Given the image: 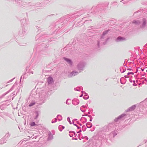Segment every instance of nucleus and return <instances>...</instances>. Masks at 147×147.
Returning a JSON list of instances; mask_svg holds the SVG:
<instances>
[{
    "instance_id": "obj_1",
    "label": "nucleus",
    "mask_w": 147,
    "mask_h": 147,
    "mask_svg": "<svg viewBox=\"0 0 147 147\" xmlns=\"http://www.w3.org/2000/svg\"><path fill=\"white\" fill-rule=\"evenodd\" d=\"M109 29L104 31L101 36L100 40L97 41V46L98 50H99L100 46V44L103 45H105L108 40L109 39V37L108 36V34L110 31Z\"/></svg>"
},
{
    "instance_id": "obj_2",
    "label": "nucleus",
    "mask_w": 147,
    "mask_h": 147,
    "mask_svg": "<svg viewBox=\"0 0 147 147\" xmlns=\"http://www.w3.org/2000/svg\"><path fill=\"white\" fill-rule=\"evenodd\" d=\"M109 3V2H107L101 4H98L96 6H93L92 8V11H93V13L95 14L96 15H98V14L97 12L99 11V10L101 11L102 10L105 9L107 7ZM91 12L92 13V11Z\"/></svg>"
},
{
    "instance_id": "obj_3",
    "label": "nucleus",
    "mask_w": 147,
    "mask_h": 147,
    "mask_svg": "<svg viewBox=\"0 0 147 147\" xmlns=\"http://www.w3.org/2000/svg\"><path fill=\"white\" fill-rule=\"evenodd\" d=\"M47 98V95L46 92L44 90H42L39 94L38 104L41 105L45 102Z\"/></svg>"
},
{
    "instance_id": "obj_4",
    "label": "nucleus",
    "mask_w": 147,
    "mask_h": 147,
    "mask_svg": "<svg viewBox=\"0 0 147 147\" xmlns=\"http://www.w3.org/2000/svg\"><path fill=\"white\" fill-rule=\"evenodd\" d=\"M39 35H37L35 37V40H36V41L38 40V41L39 40L41 41V42H44V40H48V41H49V39H51V38H52L51 35H47L46 34H44L40 36V37H39Z\"/></svg>"
},
{
    "instance_id": "obj_5",
    "label": "nucleus",
    "mask_w": 147,
    "mask_h": 147,
    "mask_svg": "<svg viewBox=\"0 0 147 147\" xmlns=\"http://www.w3.org/2000/svg\"><path fill=\"white\" fill-rule=\"evenodd\" d=\"M86 65V63L84 62H80L78 63L77 65V68L79 71V72H81L83 70Z\"/></svg>"
},
{
    "instance_id": "obj_6",
    "label": "nucleus",
    "mask_w": 147,
    "mask_h": 147,
    "mask_svg": "<svg viewBox=\"0 0 147 147\" xmlns=\"http://www.w3.org/2000/svg\"><path fill=\"white\" fill-rule=\"evenodd\" d=\"M126 116V114L123 113L116 118L114 119V121L116 122H119L120 120H123L125 119V117Z\"/></svg>"
},
{
    "instance_id": "obj_7",
    "label": "nucleus",
    "mask_w": 147,
    "mask_h": 147,
    "mask_svg": "<svg viewBox=\"0 0 147 147\" xmlns=\"http://www.w3.org/2000/svg\"><path fill=\"white\" fill-rule=\"evenodd\" d=\"M47 42L45 43H42L40 44L39 45H38L37 46H36V48L37 49L38 48H41L43 49L44 48H46V47H48V46H47Z\"/></svg>"
},
{
    "instance_id": "obj_8",
    "label": "nucleus",
    "mask_w": 147,
    "mask_h": 147,
    "mask_svg": "<svg viewBox=\"0 0 147 147\" xmlns=\"http://www.w3.org/2000/svg\"><path fill=\"white\" fill-rule=\"evenodd\" d=\"M79 73L75 71H73L71 72L68 75V78H71L78 74Z\"/></svg>"
},
{
    "instance_id": "obj_9",
    "label": "nucleus",
    "mask_w": 147,
    "mask_h": 147,
    "mask_svg": "<svg viewBox=\"0 0 147 147\" xmlns=\"http://www.w3.org/2000/svg\"><path fill=\"white\" fill-rule=\"evenodd\" d=\"M126 40V38L121 36H118L115 39V41L117 42H121Z\"/></svg>"
},
{
    "instance_id": "obj_10",
    "label": "nucleus",
    "mask_w": 147,
    "mask_h": 147,
    "mask_svg": "<svg viewBox=\"0 0 147 147\" xmlns=\"http://www.w3.org/2000/svg\"><path fill=\"white\" fill-rule=\"evenodd\" d=\"M27 30L25 28H23L22 29L20 30L19 31V34L21 36H22L26 34Z\"/></svg>"
},
{
    "instance_id": "obj_11",
    "label": "nucleus",
    "mask_w": 147,
    "mask_h": 147,
    "mask_svg": "<svg viewBox=\"0 0 147 147\" xmlns=\"http://www.w3.org/2000/svg\"><path fill=\"white\" fill-rule=\"evenodd\" d=\"M21 22L22 24H23L24 26H25L28 23L29 21L28 19H26V18H24L21 20Z\"/></svg>"
},
{
    "instance_id": "obj_12",
    "label": "nucleus",
    "mask_w": 147,
    "mask_h": 147,
    "mask_svg": "<svg viewBox=\"0 0 147 147\" xmlns=\"http://www.w3.org/2000/svg\"><path fill=\"white\" fill-rule=\"evenodd\" d=\"M142 23L141 25H140V27L141 28H145L146 24V20L145 18H143L142 20Z\"/></svg>"
},
{
    "instance_id": "obj_13",
    "label": "nucleus",
    "mask_w": 147,
    "mask_h": 147,
    "mask_svg": "<svg viewBox=\"0 0 147 147\" xmlns=\"http://www.w3.org/2000/svg\"><path fill=\"white\" fill-rule=\"evenodd\" d=\"M58 23L59 22H57L56 23V24H53V25H51L50 26H49V28H53V29L54 30L55 28H57V27H58V28H59L60 26L59 24H58V25H57Z\"/></svg>"
},
{
    "instance_id": "obj_14",
    "label": "nucleus",
    "mask_w": 147,
    "mask_h": 147,
    "mask_svg": "<svg viewBox=\"0 0 147 147\" xmlns=\"http://www.w3.org/2000/svg\"><path fill=\"white\" fill-rule=\"evenodd\" d=\"M18 87V84L16 82H15L14 84L13 85V86L11 87L10 89V92L13 90H15Z\"/></svg>"
},
{
    "instance_id": "obj_15",
    "label": "nucleus",
    "mask_w": 147,
    "mask_h": 147,
    "mask_svg": "<svg viewBox=\"0 0 147 147\" xmlns=\"http://www.w3.org/2000/svg\"><path fill=\"white\" fill-rule=\"evenodd\" d=\"M79 103V100L77 99H74L72 100V103L75 105H78Z\"/></svg>"
},
{
    "instance_id": "obj_16",
    "label": "nucleus",
    "mask_w": 147,
    "mask_h": 147,
    "mask_svg": "<svg viewBox=\"0 0 147 147\" xmlns=\"http://www.w3.org/2000/svg\"><path fill=\"white\" fill-rule=\"evenodd\" d=\"M48 138L47 140L49 141L52 140L53 139V136L51 132L50 131L48 132Z\"/></svg>"
},
{
    "instance_id": "obj_17",
    "label": "nucleus",
    "mask_w": 147,
    "mask_h": 147,
    "mask_svg": "<svg viewBox=\"0 0 147 147\" xmlns=\"http://www.w3.org/2000/svg\"><path fill=\"white\" fill-rule=\"evenodd\" d=\"M108 126L110 130H111L112 129H113L115 128L114 127L115 126V124L114 123H109L108 125Z\"/></svg>"
},
{
    "instance_id": "obj_18",
    "label": "nucleus",
    "mask_w": 147,
    "mask_h": 147,
    "mask_svg": "<svg viewBox=\"0 0 147 147\" xmlns=\"http://www.w3.org/2000/svg\"><path fill=\"white\" fill-rule=\"evenodd\" d=\"M63 59L64 60L66 61L67 63H68L70 65H71L72 64V61L71 59L67 58L64 57H63Z\"/></svg>"
},
{
    "instance_id": "obj_19",
    "label": "nucleus",
    "mask_w": 147,
    "mask_h": 147,
    "mask_svg": "<svg viewBox=\"0 0 147 147\" xmlns=\"http://www.w3.org/2000/svg\"><path fill=\"white\" fill-rule=\"evenodd\" d=\"M136 106L135 105H134L128 108L127 110V112L132 111L134 110L136 108Z\"/></svg>"
},
{
    "instance_id": "obj_20",
    "label": "nucleus",
    "mask_w": 147,
    "mask_h": 147,
    "mask_svg": "<svg viewBox=\"0 0 147 147\" xmlns=\"http://www.w3.org/2000/svg\"><path fill=\"white\" fill-rule=\"evenodd\" d=\"M15 1L16 2V3L17 4H18L22 5L23 6H25L24 5H25V4H24V2H22V0L20 1V0H15Z\"/></svg>"
},
{
    "instance_id": "obj_21",
    "label": "nucleus",
    "mask_w": 147,
    "mask_h": 147,
    "mask_svg": "<svg viewBox=\"0 0 147 147\" xmlns=\"http://www.w3.org/2000/svg\"><path fill=\"white\" fill-rule=\"evenodd\" d=\"M47 82L49 84H50L53 82V78L51 77H49L47 78Z\"/></svg>"
},
{
    "instance_id": "obj_22",
    "label": "nucleus",
    "mask_w": 147,
    "mask_h": 147,
    "mask_svg": "<svg viewBox=\"0 0 147 147\" xmlns=\"http://www.w3.org/2000/svg\"><path fill=\"white\" fill-rule=\"evenodd\" d=\"M121 83L123 84H125L126 82V79L124 77H122L120 79Z\"/></svg>"
},
{
    "instance_id": "obj_23",
    "label": "nucleus",
    "mask_w": 147,
    "mask_h": 147,
    "mask_svg": "<svg viewBox=\"0 0 147 147\" xmlns=\"http://www.w3.org/2000/svg\"><path fill=\"white\" fill-rule=\"evenodd\" d=\"M102 130L103 131L106 132L109 131L110 129L108 127V125H105L103 128Z\"/></svg>"
},
{
    "instance_id": "obj_24",
    "label": "nucleus",
    "mask_w": 147,
    "mask_h": 147,
    "mask_svg": "<svg viewBox=\"0 0 147 147\" xmlns=\"http://www.w3.org/2000/svg\"><path fill=\"white\" fill-rule=\"evenodd\" d=\"M87 108V107L85 106H82L80 108V110L83 112H85L86 111L85 109Z\"/></svg>"
},
{
    "instance_id": "obj_25",
    "label": "nucleus",
    "mask_w": 147,
    "mask_h": 147,
    "mask_svg": "<svg viewBox=\"0 0 147 147\" xmlns=\"http://www.w3.org/2000/svg\"><path fill=\"white\" fill-rule=\"evenodd\" d=\"M80 120L83 123H85L87 121L86 118L83 117H81Z\"/></svg>"
},
{
    "instance_id": "obj_26",
    "label": "nucleus",
    "mask_w": 147,
    "mask_h": 147,
    "mask_svg": "<svg viewBox=\"0 0 147 147\" xmlns=\"http://www.w3.org/2000/svg\"><path fill=\"white\" fill-rule=\"evenodd\" d=\"M86 125L88 128H90L92 127V124L91 123L88 122L86 123Z\"/></svg>"
},
{
    "instance_id": "obj_27",
    "label": "nucleus",
    "mask_w": 147,
    "mask_h": 147,
    "mask_svg": "<svg viewBox=\"0 0 147 147\" xmlns=\"http://www.w3.org/2000/svg\"><path fill=\"white\" fill-rule=\"evenodd\" d=\"M84 96L83 97V98L86 100L88 99L89 98V96L87 93H86L85 92H84Z\"/></svg>"
},
{
    "instance_id": "obj_28",
    "label": "nucleus",
    "mask_w": 147,
    "mask_h": 147,
    "mask_svg": "<svg viewBox=\"0 0 147 147\" xmlns=\"http://www.w3.org/2000/svg\"><path fill=\"white\" fill-rule=\"evenodd\" d=\"M117 135V133L115 131H113L110 134V136H113V137L114 138Z\"/></svg>"
},
{
    "instance_id": "obj_29",
    "label": "nucleus",
    "mask_w": 147,
    "mask_h": 147,
    "mask_svg": "<svg viewBox=\"0 0 147 147\" xmlns=\"http://www.w3.org/2000/svg\"><path fill=\"white\" fill-rule=\"evenodd\" d=\"M134 24L136 25H139L140 24V22L139 20H134L132 22Z\"/></svg>"
},
{
    "instance_id": "obj_30",
    "label": "nucleus",
    "mask_w": 147,
    "mask_h": 147,
    "mask_svg": "<svg viewBox=\"0 0 147 147\" xmlns=\"http://www.w3.org/2000/svg\"><path fill=\"white\" fill-rule=\"evenodd\" d=\"M65 128V127L62 125H60L59 126L58 128L59 131H61L63 129Z\"/></svg>"
},
{
    "instance_id": "obj_31",
    "label": "nucleus",
    "mask_w": 147,
    "mask_h": 147,
    "mask_svg": "<svg viewBox=\"0 0 147 147\" xmlns=\"http://www.w3.org/2000/svg\"><path fill=\"white\" fill-rule=\"evenodd\" d=\"M57 118L58 119L59 121H60L62 120V117L61 115H58L57 117Z\"/></svg>"
},
{
    "instance_id": "obj_32",
    "label": "nucleus",
    "mask_w": 147,
    "mask_h": 147,
    "mask_svg": "<svg viewBox=\"0 0 147 147\" xmlns=\"http://www.w3.org/2000/svg\"><path fill=\"white\" fill-rule=\"evenodd\" d=\"M35 114L36 115L34 118V119H36L38 117L39 114L38 112V111H36L35 112Z\"/></svg>"
},
{
    "instance_id": "obj_33",
    "label": "nucleus",
    "mask_w": 147,
    "mask_h": 147,
    "mask_svg": "<svg viewBox=\"0 0 147 147\" xmlns=\"http://www.w3.org/2000/svg\"><path fill=\"white\" fill-rule=\"evenodd\" d=\"M35 104V102L34 101H32L29 105V107H31Z\"/></svg>"
},
{
    "instance_id": "obj_34",
    "label": "nucleus",
    "mask_w": 147,
    "mask_h": 147,
    "mask_svg": "<svg viewBox=\"0 0 147 147\" xmlns=\"http://www.w3.org/2000/svg\"><path fill=\"white\" fill-rule=\"evenodd\" d=\"M120 70L121 73H124L125 71V69H124L123 67H120Z\"/></svg>"
},
{
    "instance_id": "obj_35",
    "label": "nucleus",
    "mask_w": 147,
    "mask_h": 147,
    "mask_svg": "<svg viewBox=\"0 0 147 147\" xmlns=\"http://www.w3.org/2000/svg\"><path fill=\"white\" fill-rule=\"evenodd\" d=\"M111 4L113 5V6H117V2L116 1H114L113 2H111Z\"/></svg>"
},
{
    "instance_id": "obj_36",
    "label": "nucleus",
    "mask_w": 147,
    "mask_h": 147,
    "mask_svg": "<svg viewBox=\"0 0 147 147\" xmlns=\"http://www.w3.org/2000/svg\"><path fill=\"white\" fill-rule=\"evenodd\" d=\"M50 28L51 29L53 28V30H55V32H54V33H53V34H56L57 33V32L58 30H59V29H58L57 30V28H55L54 30L53 29V28Z\"/></svg>"
},
{
    "instance_id": "obj_37",
    "label": "nucleus",
    "mask_w": 147,
    "mask_h": 147,
    "mask_svg": "<svg viewBox=\"0 0 147 147\" xmlns=\"http://www.w3.org/2000/svg\"><path fill=\"white\" fill-rule=\"evenodd\" d=\"M82 129L83 131H86V128L85 125H84L82 127Z\"/></svg>"
},
{
    "instance_id": "obj_38",
    "label": "nucleus",
    "mask_w": 147,
    "mask_h": 147,
    "mask_svg": "<svg viewBox=\"0 0 147 147\" xmlns=\"http://www.w3.org/2000/svg\"><path fill=\"white\" fill-rule=\"evenodd\" d=\"M72 131H69V135L70 137H72L74 136V133H72L71 132Z\"/></svg>"
},
{
    "instance_id": "obj_39",
    "label": "nucleus",
    "mask_w": 147,
    "mask_h": 147,
    "mask_svg": "<svg viewBox=\"0 0 147 147\" xmlns=\"http://www.w3.org/2000/svg\"><path fill=\"white\" fill-rule=\"evenodd\" d=\"M36 125L35 123L34 122H32L31 123L30 125L31 126H35Z\"/></svg>"
},
{
    "instance_id": "obj_40",
    "label": "nucleus",
    "mask_w": 147,
    "mask_h": 147,
    "mask_svg": "<svg viewBox=\"0 0 147 147\" xmlns=\"http://www.w3.org/2000/svg\"><path fill=\"white\" fill-rule=\"evenodd\" d=\"M57 121V119L56 118H55L52 121L51 123H55V122H56Z\"/></svg>"
},
{
    "instance_id": "obj_41",
    "label": "nucleus",
    "mask_w": 147,
    "mask_h": 147,
    "mask_svg": "<svg viewBox=\"0 0 147 147\" xmlns=\"http://www.w3.org/2000/svg\"><path fill=\"white\" fill-rule=\"evenodd\" d=\"M67 121L69 122V123L70 124H71L72 123L71 122V121L70 120V118L69 117H68L67 118Z\"/></svg>"
},
{
    "instance_id": "obj_42",
    "label": "nucleus",
    "mask_w": 147,
    "mask_h": 147,
    "mask_svg": "<svg viewBox=\"0 0 147 147\" xmlns=\"http://www.w3.org/2000/svg\"><path fill=\"white\" fill-rule=\"evenodd\" d=\"M120 2H122V3L123 4H125L127 2V1H125V0H122V1H121Z\"/></svg>"
},
{
    "instance_id": "obj_43",
    "label": "nucleus",
    "mask_w": 147,
    "mask_h": 147,
    "mask_svg": "<svg viewBox=\"0 0 147 147\" xmlns=\"http://www.w3.org/2000/svg\"><path fill=\"white\" fill-rule=\"evenodd\" d=\"M27 4L28 5H30L32 6L31 7H32L33 6H34V4H33V5H32V4L30 3H27Z\"/></svg>"
},
{
    "instance_id": "obj_44",
    "label": "nucleus",
    "mask_w": 147,
    "mask_h": 147,
    "mask_svg": "<svg viewBox=\"0 0 147 147\" xmlns=\"http://www.w3.org/2000/svg\"><path fill=\"white\" fill-rule=\"evenodd\" d=\"M134 74V73L133 72H129L127 74V75H129L130 74L133 75Z\"/></svg>"
},
{
    "instance_id": "obj_45",
    "label": "nucleus",
    "mask_w": 147,
    "mask_h": 147,
    "mask_svg": "<svg viewBox=\"0 0 147 147\" xmlns=\"http://www.w3.org/2000/svg\"><path fill=\"white\" fill-rule=\"evenodd\" d=\"M70 100V99H67L66 102V103L67 104V105H69L70 104V103L69 102H68V101L69 100Z\"/></svg>"
},
{
    "instance_id": "obj_46",
    "label": "nucleus",
    "mask_w": 147,
    "mask_h": 147,
    "mask_svg": "<svg viewBox=\"0 0 147 147\" xmlns=\"http://www.w3.org/2000/svg\"><path fill=\"white\" fill-rule=\"evenodd\" d=\"M133 82H134V84H133V86H137V84L135 83L134 80L133 81Z\"/></svg>"
},
{
    "instance_id": "obj_47",
    "label": "nucleus",
    "mask_w": 147,
    "mask_h": 147,
    "mask_svg": "<svg viewBox=\"0 0 147 147\" xmlns=\"http://www.w3.org/2000/svg\"><path fill=\"white\" fill-rule=\"evenodd\" d=\"M16 94V92H15V91L13 93H12L11 94V95L12 96H13L14 95H15Z\"/></svg>"
},
{
    "instance_id": "obj_48",
    "label": "nucleus",
    "mask_w": 147,
    "mask_h": 147,
    "mask_svg": "<svg viewBox=\"0 0 147 147\" xmlns=\"http://www.w3.org/2000/svg\"><path fill=\"white\" fill-rule=\"evenodd\" d=\"M28 72L30 74H33V72L32 71L30 70H29Z\"/></svg>"
},
{
    "instance_id": "obj_49",
    "label": "nucleus",
    "mask_w": 147,
    "mask_h": 147,
    "mask_svg": "<svg viewBox=\"0 0 147 147\" xmlns=\"http://www.w3.org/2000/svg\"><path fill=\"white\" fill-rule=\"evenodd\" d=\"M72 133H74V134L75 136H76V135H77V134H76V133L74 131H72L71 132Z\"/></svg>"
},
{
    "instance_id": "obj_50",
    "label": "nucleus",
    "mask_w": 147,
    "mask_h": 147,
    "mask_svg": "<svg viewBox=\"0 0 147 147\" xmlns=\"http://www.w3.org/2000/svg\"><path fill=\"white\" fill-rule=\"evenodd\" d=\"M15 78V77L14 78H12V79L10 80V83L12 82L13 80Z\"/></svg>"
},
{
    "instance_id": "obj_51",
    "label": "nucleus",
    "mask_w": 147,
    "mask_h": 147,
    "mask_svg": "<svg viewBox=\"0 0 147 147\" xmlns=\"http://www.w3.org/2000/svg\"><path fill=\"white\" fill-rule=\"evenodd\" d=\"M83 92H84L83 91H82V94L80 96V97H82L83 96Z\"/></svg>"
},
{
    "instance_id": "obj_52",
    "label": "nucleus",
    "mask_w": 147,
    "mask_h": 147,
    "mask_svg": "<svg viewBox=\"0 0 147 147\" xmlns=\"http://www.w3.org/2000/svg\"><path fill=\"white\" fill-rule=\"evenodd\" d=\"M129 81L130 82H133V80H132L131 79V78H129Z\"/></svg>"
},
{
    "instance_id": "obj_53",
    "label": "nucleus",
    "mask_w": 147,
    "mask_h": 147,
    "mask_svg": "<svg viewBox=\"0 0 147 147\" xmlns=\"http://www.w3.org/2000/svg\"><path fill=\"white\" fill-rule=\"evenodd\" d=\"M127 70H132V69H131V68H128L127 69Z\"/></svg>"
},
{
    "instance_id": "obj_54",
    "label": "nucleus",
    "mask_w": 147,
    "mask_h": 147,
    "mask_svg": "<svg viewBox=\"0 0 147 147\" xmlns=\"http://www.w3.org/2000/svg\"><path fill=\"white\" fill-rule=\"evenodd\" d=\"M72 123L75 126H77V125L74 123V121H72Z\"/></svg>"
},
{
    "instance_id": "obj_55",
    "label": "nucleus",
    "mask_w": 147,
    "mask_h": 147,
    "mask_svg": "<svg viewBox=\"0 0 147 147\" xmlns=\"http://www.w3.org/2000/svg\"><path fill=\"white\" fill-rule=\"evenodd\" d=\"M81 131H82V130L81 129H80L79 131L77 132V133H79L81 132Z\"/></svg>"
},
{
    "instance_id": "obj_56",
    "label": "nucleus",
    "mask_w": 147,
    "mask_h": 147,
    "mask_svg": "<svg viewBox=\"0 0 147 147\" xmlns=\"http://www.w3.org/2000/svg\"><path fill=\"white\" fill-rule=\"evenodd\" d=\"M88 116V114H84L82 116Z\"/></svg>"
},
{
    "instance_id": "obj_57",
    "label": "nucleus",
    "mask_w": 147,
    "mask_h": 147,
    "mask_svg": "<svg viewBox=\"0 0 147 147\" xmlns=\"http://www.w3.org/2000/svg\"><path fill=\"white\" fill-rule=\"evenodd\" d=\"M92 117H91V118H90V121H92Z\"/></svg>"
},
{
    "instance_id": "obj_58",
    "label": "nucleus",
    "mask_w": 147,
    "mask_h": 147,
    "mask_svg": "<svg viewBox=\"0 0 147 147\" xmlns=\"http://www.w3.org/2000/svg\"><path fill=\"white\" fill-rule=\"evenodd\" d=\"M74 89L76 90V91H80V90H79L78 89H76V88H75Z\"/></svg>"
},
{
    "instance_id": "obj_59",
    "label": "nucleus",
    "mask_w": 147,
    "mask_h": 147,
    "mask_svg": "<svg viewBox=\"0 0 147 147\" xmlns=\"http://www.w3.org/2000/svg\"><path fill=\"white\" fill-rule=\"evenodd\" d=\"M76 126L77 127V128L78 129H79L81 128V127H80L78 126L77 125V126Z\"/></svg>"
},
{
    "instance_id": "obj_60",
    "label": "nucleus",
    "mask_w": 147,
    "mask_h": 147,
    "mask_svg": "<svg viewBox=\"0 0 147 147\" xmlns=\"http://www.w3.org/2000/svg\"><path fill=\"white\" fill-rule=\"evenodd\" d=\"M88 117H89L90 118H91V117H92V116H91V115H88Z\"/></svg>"
},
{
    "instance_id": "obj_61",
    "label": "nucleus",
    "mask_w": 147,
    "mask_h": 147,
    "mask_svg": "<svg viewBox=\"0 0 147 147\" xmlns=\"http://www.w3.org/2000/svg\"><path fill=\"white\" fill-rule=\"evenodd\" d=\"M124 77L125 78H128V77L127 76H126V75H125L124 76Z\"/></svg>"
},
{
    "instance_id": "obj_62",
    "label": "nucleus",
    "mask_w": 147,
    "mask_h": 147,
    "mask_svg": "<svg viewBox=\"0 0 147 147\" xmlns=\"http://www.w3.org/2000/svg\"><path fill=\"white\" fill-rule=\"evenodd\" d=\"M85 138L87 140L88 139V138L87 136L85 137Z\"/></svg>"
},
{
    "instance_id": "obj_63",
    "label": "nucleus",
    "mask_w": 147,
    "mask_h": 147,
    "mask_svg": "<svg viewBox=\"0 0 147 147\" xmlns=\"http://www.w3.org/2000/svg\"><path fill=\"white\" fill-rule=\"evenodd\" d=\"M32 96L34 98H36V97L34 96V95L33 94H32Z\"/></svg>"
},
{
    "instance_id": "obj_64",
    "label": "nucleus",
    "mask_w": 147,
    "mask_h": 147,
    "mask_svg": "<svg viewBox=\"0 0 147 147\" xmlns=\"http://www.w3.org/2000/svg\"><path fill=\"white\" fill-rule=\"evenodd\" d=\"M91 111H90L88 112V113L87 114H90V112H91Z\"/></svg>"
}]
</instances>
